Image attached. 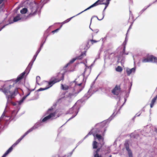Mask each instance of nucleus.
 I'll list each match as a JSON object with an SVG mask.
<instances>
[{
    "instance_id": "nucleus-4",
    "label": "nucleus",
    "mask_w": 157,
    "mask_h": 157,
    "mask_svg": "<svg viewBox=\"0 0 157 157\" xmlns=\"http://www.w3.org/2000/svg\"><path fill=\"white\" fill-rule=\"evenodd\" d=\"M61 79L57 80L56 79H55L53 81L50 82L48 83V86L47 87L44 88H40L37 90V91H42L48 89L51 86H52L53 84L55 83L58 82L60 81Z\"/></svg>"
},
{
    "instance_id": "nucleus-18",
    "label": "nucleus",
    "mask_w": 157,
    "mask_h": 157,
    "mask_svg": "<svg viewBox=\"0 0 157 157\" xmlns=\"http://www.w3.org/2000/svg\"><path fill=\"white\" fill-rule=\"evenodd\" d=\"M96 136L99 140L102 139V137L100 135L96 134Z\"/></svg>"
},
{
    "instance_id": "nucleus-10",
    "label": "nucleus",
    "mask_w": 157,
    "mask_h": 157,
    "mask_svg": "<svg viewBox=\"0 0 157 157\" xmlns=\"http://www.w3.org/2000/svg\"><path fill=\"white\" fill-rule=\"evenodd\" d=\"M126 150L128 151L129 157H132V154L130 150L128 148H126Z\"/></svg>"
},
{
    "instance_id": "nucleus-9",
    "label": "nucleus",
    "mask_w": 157,
    "mask_h": 157,
    "mask_svg": "<svg viewBox=\"0 0 157 157\" xmlns=\"http://www.w3.org/2000/svg\"><path fill=\"white\" fill-rule=\"evenodd\" d=\"M25 74V73H22L21 74V75L20 76H19V77L17 78L16 81L18 82L21 79L23 78V76Z\"/></svg>"
},
{
    "instance_id": "nucleus-14",
    "label": "nucleus",
    "mask_w": 157,
    "mask_h": 157,
    "mask_svg": "<svg viewBox=\"0 0 157 157\" xmlns=\"http://www.w3.org/2000/svg\"><path fill=\"white\" fill-rule=\"evenodd\" d=\"M110 0H106V2H103L102 3V4H105V5H106V6L105 8V9L108 6V5L109 3V2L110 1Z\"/></svg>"
},
{
    "instance_id": "nucleus-8",
    "label": "nucleus",
    "mask_w": 157,
    "mask_h": 157,
    "mask_svg": "<svg viewBox=\"0 0 157 157\" xmlns=\"http://www.w3.org/2000/svg\"><path fill=\"white\" fill-rule=\"evenodd\" d=\"M157 98V97H155V98H154L152 100L151 104L150 105L151 107L152 108V107L154 103L155 102L156 99Z\"/></svg>"
},
{
    "instance_id": "nucleus-2",
    "label": "nucleus",
    "mask_w": 157,
    "mask_h": 157,
    "mask_svg": "<svg viewBox=\"0 0 157 157\" xmlns=\"http://www.w3.org/2000/svg\"><path fill=\"white\" fill-rule=\"evenodd\" d=\"M52 109H49L47 112V114L49 115L47 116L44 117L42 120L41 121L42 122H45L50 119L55 117V113H51Z\"/></svg>"
},
{
    "instance_id": "nucleus-3",
    "label": "nucleus",
    "mask_w": 157,
    "mask_h": 157,
    "mask_svg": "<svg viewBox=\"0 0 157 157\" xmlns=\"http://www.w3.org/2000/svg\"><path fill=\"white\" fill-rule=\"evenodd\" d=\"M142 62L143 63L148 62H157V58L152 56H150L142 60Z\"/></svg>"
},
{
    "instance_id": "nucleus-6",
    "label": "nucleus",
    "mask_w": 157,
    "mask_h": 157,
    "mask_svg": "<svg viewBox=\"0 0 157 157\" xmlns=\"http://www.w3.org/2000/svg\"><path fill=\"white\" fill-rule=\"evenodd\" d=\"M136 71V68H133L132 69L128 68H126V71L128 75H130L131 74L134 73Z\"/></svg>"
},
{
    "instance_id": "nucleus-12",
    "label": "nucleus",
    "mask_w": 157,
    "mask_h": 157,
    "mask_svg": "<svg viewBox=\"0 0 157 157\" xmlns=\"http://www.w3.org/2000/svg\"><path fill=\"white\" fill-rule=\"evenodd\" d=\"M93 148H96L97 147V143L95 141H94L93 142Z\"/></svg>"
},
{
    "instance_id": "nucleus-27",
    "label": "nucleus",
    "mask_w": 157,
    "mask_h": 157,
    "mask_svg": "<svg viewBox=\"0 0 157 157\" xmlns=\"http://www.w3.org/2000/svg\"><path fill=\"white\" fill-rule=\"evenodd\" d=\"M156 96L157 97V95Z\"/></svg>"
},
{
    "instance_id": "nucleus-7",
    "label": "nucleus",
    "mask_w": 157,
    "mask_h": 157,
    "mask_svg": "<svg viewBox=\"0 0 157 157\" xmlns=\"http://www.w3.org/2000/svg\"><path fill=\"white\" fill-rule=\"evenodd\" d=\"M120 88L119 86H116L112 91V92L115 95H118L120 92Z\"/></svg>"
},
{
    "instance_id": "nucleus-17",
    "label": "nucleus",
    "mask_w": 157,
    "mask_h": 157,
    "mask_svg": "<svg viewBox=\"0 0 157 157\" xmlns=\"http://www.w3.org/2000/svg\"><path fill=\"white\" fill-rule=\"evenodd\" d=\"M68 86L66 85H62V89L64 90H66L68 89Z\"/></svg>"
},
{
    "instance_id": "nucleus-15",
    "label": "nucleus",
    "mask_w": 157,
    "mask_h": 157,
    "mask_svg": "<svg viewBox=\"0 0 157 157\" xmlns=\"http://www.w3.org/2000/svg\"><path fill=\"white\" fill-rule=\"evenodd\" d=\"M116 70L117 71L121 72L122 71V69L121 67L118 66L116 68Z\"/></svg>"
},
{
    "instance_id": "nucleus-23",
    "label": "nucleus",
    "mask_w": 157,
    "mask_h": 157,
    "mask_svg": "<svg viewBox=\"0 0 157 157\" xmlns=\"http://www.w3.org/2000/svg\"><path fill=\"white\" fill-rule=\"evenodd\" d=\"M37 79H40V77L39 76H37L36 77Z\"/></svg>"
},
{
    "instance_id": "nucleus-25",
    "label": "nucleus",
    "mask_w": 157,
    "mask_h": 157,
    "mask_svg": "<svg viewBox=\"0 0 157 157\" xmlns=\"http://www.w3.org/2000/svg\"><path fill=\"white\" fill-rule=\"evenodd\" d=\"M109 157H112L111 156H109Z\"/></svg>"
},
{
    "instance_id": "nucleus-22",
    "label": "nucleus",
    "mask_w": 157,
    "mask_h": 157,
    "mask_svg": "<svg viewBox=\"0 0 157 157\" xmlns=\"http://www.w3.org/2000/svg\"><path fill=\"white\" fill-rule=\"evenodd\" d=\"M59 30V29H57L53 31L52 32V33H55V32H56V31H57L58 30Z\"/></svg>"
},
{
    "instance_id": "nucleus-20",
    "label": "nucleus",
    "mask_w": 157,
    "mask_h": 157,
    "mask_svg": "<svg viewBox=\"0 0 157 157\" xmlns=\"http://www.w3.org/2000/svg\"><path fill=\"white\" fill-rule=\"evenodd\" d=\"M76 59L75 58H73V59L71 60L70 61V63H73L74 62Z\"/></svg>"
},
{
    "instance_id": "nucleus-5",
    "label": "nucleus",
    "mask_w": 157,
    "mask_h": 157,
    "mask_svg": "<svg viewBox=\"0 0 157 157\" xmlns=\"http://www.w3.org/2000/svg\"><path fill=\"white\" fill-rule=\"evenodd\" d=\"M106 2V0H98L97 2H96L94 4L91 5L87 9H86L84 11H86L87 10L89 9H90L92 8L94 6H96L98 4H103L102 3L103 2Z\"/></svg>"
},
{
    "instance_id": "nucleus-26",
    "label": "nucleus",
    "mask_w": 157,
    "mask_h": 157,
    "mask_svg": "<svg viewBox=\"0 0 157 157\" xmlns=\"http://www.w3.org/2000/svg\"><path fill=\"white\" fill-rule=\"evenodd\" d=\"M103 18V17H102V18H101V19H102Z\"/></svg>"
},
{
    "instance_id": "nucleus-13",
    "label": "nucleus",
    "mask_w": 157,
    "mask_h": 157,
    "mask_svg": "<svg viewBox=\"0 0 157 157\" xmlns=\"http://www.w3.org/2000/svg\"><path fill=\"white\" fill-rule=\"evenodd\" d=\"M27 9L24 8L20 11L21 13L22 14H24L26 13L27 12Z\"/></svg>"
},
{
    "instance_id": "nucleus-11",
    "label": "nucleus",
    "mask_w": 157,
    "mask_h": 157,
    "mask_svg": "<svg viewBox=\"0 0 157 157\" xmlns=\"http://www.w3.org/2000/svg\"><path fill=\"white\" fill-rule=\"evenodd\" d=\"M21 19V18L19 16H17L14 18L13 19V21L14 22H16Z\"/></svg>"
},
{
    "instance_id": "nucleus-19",
    "label": "nucleus",
    "mask_w": 157,
    "mask_h": 157,
    "mask_svg": "<svg viewBox=\"0 0 157 157\" xmlns=\"http://www.w3.org/2000/svg\"><path fill=\"white\" fill-rule=\"evenodd\" d=\"M29 94H30L29 93V94L27 95H26V96L25 97H24L23 98V99H22V100H21L20 101V102L21 103V102H23V100H25V98H26V97L27 96H28V95H29Z\"/></svg>"
},
{
    "instance_id": "nucleus-1",
    "label": "nucleus",
    "mask_w": 157,
    "mask_h": 157,
    "mask_svg": "<svg viewBox=\"0 0 157 157\" xmlns=\"http://www.w3.org/2000/svg\"><path fill=\"white\" fill-rule=\"evenodd\" d=\"M29 133V131H27L26 132L23 136L21 137L20 139L18 140L17 141L13 144L11 147H10L9 149L6 151V152L4 154L2 157H5L13 149V147H14L17 144L24 138Z\"/></svg>"
},
{
    "instance_id": "nucleus-21",
    "label": "nucleus",
    "mask_w": 157,
    "mask_h": 157,
    "mask_svg": "<svg viewBox=\"0 0 157 157\" xmlns=\"http://www.w3.org/2000/svg\"><path fill=\"white\" fill-rule=\"evenodd\" d=\"M72 18V17H71V18L70 19H69L67 20V21H65V23H66V22H67L69 21L71 19V18Z\"/></svg>"
},
{
    "instance_id": "nucleus-24",
    "label": "nucleus",
    "mask_w": 157,
    "mask_h": 157,
    "mask_svg": "<svg viewBox=\"0 0 157 157\" xmlns=\"http://www.w3.org/2000/svg\"><path fill=\"white\" fill-rule=\"evenodd\" d=\"M4 0H0V4Z\"/></svg>"
},
{
    "instance_id": "nucleus-16",
    "label": "nucleus",
    "mask_w": 157,
    "mask_h": 157,
    "mask_svg": "<svg viewBox=\"0 0 157 157\" xmlns=\"http://www.w3.org/2000/svg\"><path fill=\"white\" fill-rule=\"evenodd\" d=\"M99 150L98 149L97 151L96 152V153L94 155V157H102L101 155H99L98 153V152L99 151Z\"/></svg>"
}]
</instances>
